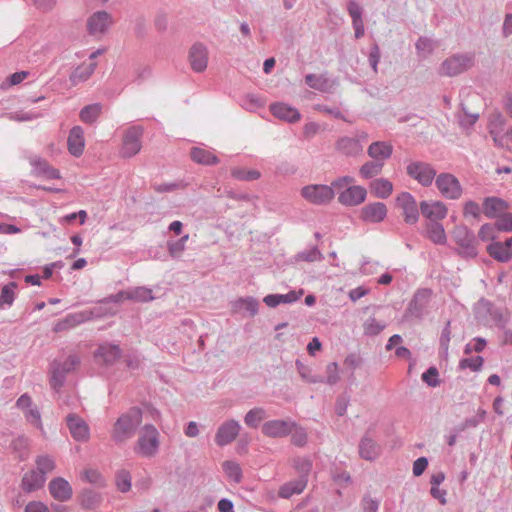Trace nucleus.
I'll list each match as a JSON object with an SVG mask.
<instances>
[{
	"label": "nucleus",
	"instance_id": "nucleus-1",
	"mask_svg": "<svg viewBox=\"0 0 512 512\" xmlns=\"http://www.w3.org/2000/svg\"><path fill=\"white\" fill-rule=\"evenodd\" d=\"M141 422V410L139 408H131L115 422L111 433L112 439L116 442L126 441L134 435Z\"/></svg>",
	"mask_w": 512,
	"mask_h": 512
},
{
	"label": "nucleus",
	"instance_id": "nucleus-2",
	"mask_svg": "<svg viewBox=\"0 0 512 512\" xmlns=\"http://www.w3.org/2000/svg\"><path fill=\"white\" fill-rule=\"evenodd\" d=\"M475 63L473 53H457L446 58L440 65L439 74L455 77L469 70Z\"/></svg>",
	"mask_w": 512,
	"mask_h": 512
},
{
	"label": "nucleus",
	"instance_id": "nucleus-3",
	"mask_svg": "<svg viewBox=\"0 0 512 512\" xmlns=\"http://www.w3.org/2000/svg\"><path fill=\"white\" fill-rule=\"evenodd\" d=\"M159 432L153 425H145L139 432L135 452L143 457L154 456L159 448Z\"/></svg>",
	"mask_w": 512,
	"mask_h": 512
},
{
	"label": "nucleus",
	"instance_id": "nucleus-4",
	"mask_svg": "<svg viewBox=\"0 0 512 512\" xmlns=\"http://www.w3.org/2000/svg\"><path fill=\"white\" fill-rule=\"evenodd\" d=\"M459 246L458 253L465 258H475L478 254L477 239L474 232L465 225L456 226L452 233Z\"/></svg>",
	"mask_w": 512,
	"mask_h": 512
},
{
	"label": "nucleus",
	"instance_id": "nucleus-5",
	"mask_svg": "<svg viewBox=\"0 0 512 512\" xmlns=\"http://www.w3.org/2000/svg\"><path fill=\"white\" fill-rule=\"evenodd\" d=\"M76 355H69L64 360H55L51 365L50 384L53 389H59L64 382L65 375L73 371L79 365Z\"/></svg>",
	"mask_w": 512,
	"mask_h": 512
},
{
	"label": "nucleus",
	"instance_id": "nucleus-6",
	"mask_svg": "<svg viewBox=\"0 0 512 512\" xmlns=\"http://www.w3.org/2000/svg\"><path fill=\"white\" fill-rule=\"evenodd\" d=\"M406 173L424 187H429L438 176L434 167L423 161L410 162L406 167Z\"/></svg>",
	"mask_w": 512,
	"mask_h": 512
},
{
	"label": "nucleus",
	"instance_id": "nucleus-7",
	"mask_svg": "<svg viewBox=\"0 0 512 512\" xmlns=\"http://www.w3.org/2000/svg\"><path fill=\"white\" fill-rule=\"evenodd\" d=\"M435 185L446 199L457 200L463 192L459 180L451 173H440L435 179Z\"/></svg>",
	"mask_w": 512,
	"mask_h": 512
},
{
	"label": "nucleus",
	"instance_id": "nucleus-8",
	"mask_svg": "<svg viewBox=\"0 0 512 512\" xmlns=\"http://www.w3.org/2000/svg\"><path fill=\"white\" fill-rule=\"evenodd\" d=\"M396 206L402 210L404 222L408 225H414L419 220V209L415 197L409 192H401L396 197Z\"/></svg>",
	"mask_w": 512,
	"mask_h": 512
},
{
	"label": "nucleus",
	"instance_id": "nucleus-9",
	"mask_svg": "<svg viewBox=\"0 0 512 512\" xmlns=\"http://www.w3.org/2000/svg\"><path fill=\"white\" fill-rule=\"evenodd\" d=\"M301 195L315 205L328 204L335 196V191L328 185H307L302 188Z\"/></svg>",
	"mask_w": 512,
	"mask_h": 512
},
{
	"label": "nucleus",
	"instance_id": "nucleus-10",
	"mask_svg": "<svg viewBox=\"0 0 512 512\" xmlns=\"http://www.w3.org/2000/svg\"><path fill=\"white\" fill-rule=\"evenodd\" d=\"M142 135L143 128L141 126H132L126 130L121 149L123 157H133L141 150Z\"/></svg>",
	"mask_w": 512,
	"mask_h": 512
},
{
	"label": "nucleus",
	"instance_id": "nucleus-11",
	"mask_svg": "<svg viewBox=\"0 0 512 512\" xmlns=\"http://www.w3.org/2000/svg\"><path fill=\"white\" fill-rule=\"evenodd\" d=\"M66 425L70 435L75 441L86 442L90 438V429L87 422L76 414H69L66 417Z\"/></svg>",
	"mask_w": 512,
	"mask_h": 512
},
{
	"label": "nucleus",
	"instance_id": "nucleus-12",
	"mask_svg": "<svg viewBox=\"0 0 512 512\" xmlns=\"http://www.w3.org/2000/svg\"><path fill=\"white\" fill-rule=\"evenodd\" d=\"M387 206L383 202H373L363 206L359 218L365 223H380L387 216Z\"/></svg>",
	"mask_w": 512,
	"mask_h": 512
},
{
	"label": "nucleus",
	"instance_id": "nucleus-13",
	"mask_svg": "<svg viewBox=\"0 0 512 512\" xmlns=\"http://www.w3.org/2000/svg\"><path fill=\"white\" fill-rule=\"evenodd\" d=\"M510 209V204L497 196H489L483 199L482 213L488 219H495V221L505 212Z\"/></svg>",
	"mask_w": 512,
	"mask_h": 512
},
{
	"label": "nucleus",
	"instance_id": "nucleus-14",
	"mask_svg": "<svg viewBox=\"0 0 512 512\" xmlns=\"http://www.w3.org/2000/svg\"><path fill=\"white\" fill-rule=\"evenodd\" d=\"M367 197V190L363 186L351 185L339 193L338 202L347 207L362 204Z\"/></svg>",
	"mask_w": 512,
	"mask_h": 512
},
{
	"label": "nucleus",
	"instance_id": "nucleus-15",
	"mask_svg": "<svg viewBox=\"0 0 512 512\" xmlns=\"http://www.w3.org/2000/svg\"><path fill=\"white\" fill-rule=\"evenodd\" d=\"M189 62L191 68L196 73H201L207 68L208 52L202 43H194L189 50Z\"/></svg>",
	"mask_w": 512,
	"mask_h": 512
},
{
	"label": "nucleus",
	"instance_id": "nucleus-16",
	"mask_svg": "<svg viewBox=\"0 0 512 512\" xmlns=\"http://www.w3.org/2000/svg\"><path fill=\"white\" fill-rule=\"evenodd\" d=\"M48 489L51 496L59 502L68 501L73 496L72 486L62 477L52 479L48 484Z\"/></svg>",
	"mask_w": 512,
	"mask_h": 512
},
{
	"label": "nucleus",
	"instance_id": "nucleus-17",
	"mask_svg": "<svg viewBox=\"0 0 512 512\" xmlns=\"http://www.w3.org/2000/svg\"><path fill=\"white\" fill-rule=\"evenodd\" d=\"M69 153L74 157H80L85 148L84 130L81 126H73L67 138Z\"/></svg>",
	"mask_w": 512,
	"mask_h": 512
},
{
	"label": "nucleus",
	"instance_id": "nucleus-18",
	"mask_svg": "<svg viewBox=\"0 0 512 512\" xmlns=\"http://www.w3.org/2000/svg\"><path fill=\"white\" fill-rule=\"evenodd\" d=\"M240 425L236 421H227L223 423L217 430L215 442L219 446H225L235 440L239 434Z\"/></svg>",
	"mask_w": 512,
	"mask_h": 512
},
{
	"label": "nucleus",
	"instance_id": "nucleus-19",
	"mask_svg": "<svg viewBox=\"0 0 512 512\" xmlns=\"http://www.w3.org/2000/svg\"><path fill=\"white\" fill-rule=\"evenodd\" d=\"M420 211L422 215L429 221H437L444 219L447 215V207L441 201L429 203L428 201L420 202Z\"/></svg>",
	"mask_w": 512,
	"mask_h": 512
},
{
	"label": "nucleus",
	"instance_id": "nucleus-20",
	"mask_svg": "<svg viewBox=\"0 0 512 512\" xmlns=\"http://www.w3.org/2000/svg\"><path fill=\"white\" fill-rule=\"evenodd\" d=\"M270 112L276 118L289 123H295L301 118V114L296 108L282 102L272 103Z\"/></svg>",
	"mask_w": 512,
	"mask_h": 512
},
{
	"label": "nucleus",
	"instance_id": "nucleus-21",
	"mask_svg": "<svg viewBox=\"0 0 512 512\" xmlns=\"http://www.w3.org/2000/svg\"><path fill=\"white\" fill-rule=\"evenodd\" d=\"M295 424L283 420H272L266 422L262 427V432L268 437H284L292 432Z\"/></svg>",
	"mask_w": 512,
	"mask_h": 512
},
{
	"label": "nucleus",
	"instance_id": "nucleus-22",
	"mask_svg": "<svg viewBox=\"0 0 512 512\" xmlns=\"http://www.w3.org/2000/svg\"><path fill=\"white\" fill-rule=\"evenodd\" d=\"M111 23V15L106 11L93 13L87 21L88 32L92 35L104 33Z\"/></svg>",
	"mask_w": 512,
	"mask_h": 512
},
{
	"label": "nucleus",
	"instance_id": "nucleus-23",
	"mask_svg": "<svg viewBox=\"0 0 512 512\" xmlns=\"http://www.w3.org/2000/svg\"><path fill=\"white\" fill-rule=\"evenodd\" d=\"M305 83L312 89L323 93H331L337 85L336 80L326 77L324 74H307L305 76Z\"/></svg>",
	"mask_w": 512,
	"mask_h": 512
},
{
	"label": "nucleus",
	"instance_id": "nucleus-24",
	"mask_svg": "<svg viewBox=\"0 0 512 512\" xmlns=\"http://www.w3.org/2000/svg\"><path fill=\"white\" fill-rule=\"evenodd\" d=\"M121 355V351L116 345H101L94 354L95 360L98 363L110 365L116 362Z\"/></svg>",
	"mask_w": 512,
	"mask_h": 512
},
{
	"label": "nucleus",
	"instance_id": "nucleus-25",
	"mask_svg": "<svg viewBox=\"0 0 512 512\" xmlns=\"http://www.w3.org/2000/svg\"><path fill=\"white\" fill-rule=\"evenodd\" d=\"M393 152V146L384 141L372 142L368 149L367 154L375 161L383 162L389 159Z\"/></svg>",
	"mask_w": 512,
	"mask_h": 512
},
{
	"label": "nucleus",
	"instance_id": "nucleus-26",
	"mask_svg": "<svg viewBox=\"0 0 512 512\" xmlns=\"http://www.w3.org/2000/svg\"><path fill=\"white\" fill-rule=\"evenodd\" d=\"M46 477L37 470H31L24 474L21 482L22 489L26 492H33L43 487Z\"/></svg>",
	"mask_w": 512,
	"mask_h": 512
},
{
	"label": "nucleus",
	"instance_id": "nucleus-27",
	"mask_svg": "<svg viewBox=\"0 0 512 512\" xmlns=\"http://www.w3.org/2000/svg\"><path fill=\"white\" fill-rule=\"evenodd\" d=\"M371 193L380 199H387L393 192V184L386 178H377L370 182Z\"/></svg>",
	"mask_w": 512,
	"mask_h": 512
},
{
	"label": "nucleus",
	"instance_id": "nucleus-28",
	"mask_svg": "<svg viewBox=\"0 0 512 512\" xmlns=\"http://www.w3.org/2000/svg\"><path fill=\"white\" fill-rule=\"evenodd\" d=\"M487 253L501 263L509 262L512 259V250H508L500 241H492L487 246Z\"/></svg>",
	"mask_w": 512,
	"mask_h": 512
},
{
	"label": "nucleus",
	"instance_id": "nucleus-29",
	"mask_svg": "<svg viewBox=\"0 0 512 512\" xmlns=\"http://www.w3.org/2000/svg\"><path fill=\"white\" fill-rule=\"evenodd\" d=\"M191 159L201 165H216L219 163V158L211 151L200 147H192L190 150Z\"/></svg>",
	"mask_w": 512,
	"mask_h": 512
},
{
	"label": "nucleus",
	"instance_id": "nucleus-30",
	"mask_svg": "<svg viewBox=\"0 0 512 512\" xmlns=\"http://www.w3.org/2000/svg\"><path fill=\"white\" fill-rule=\"evenodd\" d=\"M337 149L346 156H356L362 151V145L356 138L342 137L337 141Z\"/></svg>",
	"mask_w": 512,
	"mask_h": 512
},
{
	"label": "nucleus",
	"instance_id": "nucleus-31",
	"mask_svg": "<svg viewBox=\"0 0 512 512\" xmlns=\"http://www.w3.org/2000/svg\"><path fill=\"white\" fill-rule=\"evenodd\" d=\"M427 237L436 245H444L447 241L444 226L437 221L426 224Z\"/></svg>",
	"mask_w": 512,
	"mask_h": 512
},
{
	"label": "nucleus",
	"instance_id": "nucleus-32",
	"mask_svg": "<svg viewBox=\"0 0 512 512\" xmlns=\"http://www.w3.org/2000/svg\"><path fill=\"white\" fill-rule=\"evenodd\" d=\"M306 485L307 481L303 478L287 482L279 488L278 495L281 498L288 499L293 495L301 494L304 491Z\"/></svg>",
	"mask_w": 512,
	"mask_h": 512
},
{
	"label": "nucleus",
	"instance_id": "nucleus-33",
	"mask_svg": "<svg viewBox=\"0 0 512 512\" xmlns=\"http://www.w3.org/2000/svg\"><path fill=\"white\" fill-rule=\"evenodd\" d=\"M232 310L242 316H254L257 313V303L252 299H238L233 302Z\"/></svg>",
	"mask_w": 512,
	"mask_h": 512
},
{
	"label": "nucleus",
	"instance_id": "nucleus-34",
	"mask_svg": "<svg viewBox=\"0 0 512 512\" xmlns=\"http://www.w3.org/2000/svg\"><path fill=\"white\" fill-rule=\"evenodd\" d=\"M302 294V290L296 292L295 290L290 291L285 295L271 294L264 298V302L269 307H276L280 303H291L299 298Z\"/></svg>",
	"mask_w": 512,
	"mask_h": 512
},
{
	"label": "nucleus",
	"instance_id": "nucleus-35",
	"mask_svg": "<svg viewBox=\"0 0 512 512\" xmlns=\"http://www.w3.org/2000/svg\"><path fill=\"white\" fill-rule=\"evenodd\" d=\"M102 106L99 103H94L84 106L79 113V118L86 124H93L101 114Z\"/></svg>",
	"mask_w": 512,
	"mask_h": 512
},
{
	"label": "nucleus",
	"instance_id": "nucleus-36",
	"mask_svg": "<svg viewBox=\"0 0 512 512\" xmlns=\"http://www.w3.org/2000/svg\"><path fill=\"white\" fill-rule=\"evenodd\" d=\"M100 502V495L92 490H84L79 496V503L81 507L87 510L97 508Z\"/></svg>",
	"mask_w": 512,
	"mask_h": 512
},
{
	"label": "nucleus",
	"instance_id": "nucleus-37",
	"mask_svg": "<svg viewBox=\"0 0 512 512\" xmlns=\"http://www.w3.org/2000/svg\"><path fill=\"white\" fill-rule=\"evenodd\" d=\"M383 166V162L375 160L368 161L360 167L359 173L362 178L371 179L381 173Z\"/></svg>",
	"mask_w": 512,
	"mask_h": 512
},
{
	"label": "nucleus",
	"instance_id": "nucleus-38",
	"mask_svg": "<svg viewBox=\"0 0 512 512\" xmlns=\"http://www.w3.org/2000/svg\"><path fill=\"white\" fill-rule=\"evenodd\" d=\"M222 469L226 475V477L234 481L235 483H239L242 479V469L241 466L235 461H224L222 463Z\"/></svg>",
	"mask_w": 512,
	"mask_h": 512
},
{
	"label": "nucleus",
	"instance_id": "nucleus-39",
	"mask_svg": "<svg viewBox=\"0 0 512 512\" xmlns=\"http://www.w3.org/2000/svg\"><path fill=\"white\" fill-rule=\"evenodd\" d=\"M359 453L362 458L373 460L378 456L379 451L374 441L371 439H363L359 446Z\"/></svg>",
	"mask_w": 512,
	"mask_h": 512
},
{
	"label": "nucleus",
	"instance_id": "nucleus-40",
	"mask_svg": "<svg viewBox=\"0 0 512 512\" xmlns=\"http://www.w3.org/2000/svg\"><path fill=\"white\" fill-rule=\"evenodd\" d=\"M35 462L37 465V471L43 473L44 476L47 473L52 472L56 467L54 459L47 455L37 457Z\"/></svg>",
	"mask_w": 512,
	"mask_h": 512
},
{
	"label": "nucleus",
	"instance_id": "nucleus-41",
	"mask_svg": "<svg viewBox=\"0 0 512 512\" xmlns=\"http://www.w3.org/2000/svg\"><path fill=\"white\" fill-rule=\"evenodd\" d=\"M232 176L235 179L242 180V181H253L260 178L261 174L258 170H245L242 168H235L232 170Z\"/></svg>",
	"mask_w": 512,
	"mask_h": 512
},
{
	"label": "nucleus",
	"instance_id": "nucleus-42",
	"mask_svg": "<svg viewBox=\"0 0 512 512\" xmlns=\"http://www.w3.org/2000/svg\"><path fill=\"white\" fill-rule=\"evenodd\" d=\"M494 223L497 231L512 232V213L505 211Z\"/></svg>",
	"mask_w": 512,
	"mask_h": 512
},
{
	"label": "nucleus",
	"instance_id": "nucleus-43",
	"mask_svg": "<svg viewBox=\"0 0 512 512\" xmlns=\"http://www.w3.org/2000/svg\"><path fill=\"white\" fill-rule=\"evenodd\" d=\"M264 418L265 412L263 409H252L246 414L245 423L250 427H257Z\"/></svg>",
	"mask_w": 512,
	"mask_h": 512
},
{
	"label": "nucleus",
	"instance_id": "nucleus-44",
	"mask_svg": "<svg viewBox=\"0 0 512 512\" xmlns=\"http://www.w3.org/2000/svg\"><path fill=\"white\" fill-rule=\"evenodd\" d=\"M188 238V235H184L178 240L167 242V248L172 257L179 256L184 251L185 243L188 240Z\"/></svg>",
	"mask_w": 512,
	"mask_h": 512
},
{
	"label": "nucleus",
	"instance_id": "nucleus-45",
	"mask_svg": "<svg viewBox=\"0 0 512 512\" xmlns=\"http://www.w3.org/2000/svg\"><path fill=\"white\" fill-rule=\"evenodd\" d=\"M482 206L473 201L468 200L464 203L463 214L465 217L472 216L474 219L479 220L481 217Z\"/></svg>",
	"mask_w": 512,
	"mask_h": 512
},
{
	"label": "nucleus",
	"instance_id": "nucleus-46",
	"mask_svg": "<svg viewBox=\"0 0 512 512\" xmlns=\"http://www.w3.org/2000/svg\"><path fill=\"white\" fill-rule=\"evenodd\" d=\"M380 58H381L380 47L376 42H374L370 46V51L368 54V62L370 64L372 70L374 71V73L378 72V64L380 62Z\"/></svg>",
	"mask_w": 512,
	"mask_h": 512
},
{
	"label": "nucleus",
	"instance_id": "nucleus-47",
	"mask_svg": "<svg viewBox=\"0 0 512 512\" xmlns=\"http://www.w3.org/2000/svg\"><path fill=\"white\" fill-rule=\"evenodd\" d=\"M29 163L33 167L34 172L37 175H42L43 172L50 166L48 161L40 156L34 155L29 158Z\"/></svg>",
	"mask_w": 512,
	"mask_h": 512
},
{
	"label": "nucleus",
	"instance_id": "nucleus-48",
	"mask_svg": "<svg viewBox=\"0 0 512 512\" xmlns=\"http://www.w3.org/2000/svg\"><path fill=\"white\" fill-rule=\"evenodd\" d=\"M320 258L321 252L316 246L312 247L309 250L299 252L296 255V260L298 261L314 262L316 260H319Z\"/></svg>",
	"mask_w": 512,
	"mask_h": 512
},
{
	"label": "nucleus",
	"instance_id": "nucleus-49",
	"mask_svg": "<svg viewBox=\"0 0 512 512\" xmlns=\"http://www.w3.org/2000/svg\"><path fill=\"white\" fill-rule=\"evenodd\" d=\"M96 67V63H90L88 66L85 67H78L72 74V79H79L81 81L87 80L94 72Z\"/></svg>",
	"mask_w": 512,
	"mask_h": 512
},
{
	"label": "nucleus",
	"instance_id": "nucleus-50",
	"mask_svg": "<svg viewBox=\"0 0 512 512\" xmlns=\"http://www.w3.org/2000/svg\"><path fill=\"white\" fill-rule=\"evenodd\" d=\"M296 365H297V370L303 380H305L309 383L322 382V379L320 377L312 375V371L308 366L302 364L299 361L296 363Z\"/></svg>",
	"mask_w": 512,
	"mask_h": 512
},
{
	"label": "nucleus",
	"instance_id": "nucleus-51",
	"mask_svg": "<svg viewBox=\"0 0 512 512\" xmlns=\"http://www.w3.org/2000/svg\"><path fill=\"white\" fill-rule=\"evenodd\" d=\"M495 230H496L495 223H493V224L485 223L479 229L478 237L480 240H482L484 242L488 241V240L494 241L496 238L495 233H494Z\"/></svg>",
	"mask_w": 512,
	"mask_h": 512
},
{
	"label": "nucleus",
	"instance_id": "nucleus-52",
	"mask_svg": "<svg viewBox=\"0 0 512 512\" xmlns=\"http://www.w3.org/2000/svg\"><path fill=\"white\" fill-rule=\"evenodd\" d=\"M24 416L26 418V420L36 426L37 428L39 429H43L42 427V423H41V415L38 411L37 408H33L32 406L30 408H28L27 410H25L24 412Z\"/></svg>",
	"mask_w": 512,
	"mask_h": 512
},
{
	"label": "nucleus",
	"instance_id": "nucleus-53",
	"mask_svg": "<svg viewBox=\"0 0 512 512\" xmlns=\"http://www.w3.org/2000/svg\"><path fill=\"white\" fill-rule=\"evenodd\" d=\"M347 11L353 22H360L362 20V8L355 0H349L347 4Z\"/></svg>",
	"mask_w": 512,
	"mask_h": 512
},
{
	"label": "nucleus",
	"instance_id": "nucleus-54",
	"mask_svg": "<svg viewBox=\"0 0 512 512\" xmlns=\"http://www.w3.org/2000/svg\"><path fill=\"white\" fill-rule=\"evenodd\" d=\"M361 508L364 512H378L379 501L371 495H364L361 500Z\"/></svg>",
	"mask_w": 512,
	"mask_h": 512
},
{
	"label": "nucleus",
	"instance_id": "nucleus-55",
	"mask_svg": "<svg viewBox=\"0 0 512 512\" xmlns=\"http://www.w3.org/2000/svg\"><path fill=\"white\" fill-rule=\"evenodd\" d=\"M483 365V358L480 356L474 358L462 359L459 363L461 369L470 368L473 371L479 370Z\"/></svg>",
	"mask_w": 512,
	"mask_h": 512
},
{
	"label": "nucleus",
	"instance_id": "nucleus-56",
	"mask_svg": "<svg viewBox=\"0 0 512 512\" xmlns=\"http://www.w3.org/2000/svg\"><path fill=\"white\" fill-rule=\"evenodd\" d=\"M80 322H81V320L78 319L76 316L70 315V316L66 317L64 320L56 323L54 330L56 332H60V331L75 327Z\"/></svg>",
	"mask_w": 512,
	"mask_h": 512
},
{
	"label": "nucleus",
	"instance_id": "nucleus-57",
	"mask_svg": "<svg viewBox=\"0 0 512 512\" xmlns=\"http://www.w3.org/2000/svg\"><path fill=\"white\" fill-rule=\"evenodd\" d=\"M294 468L303 474H308L312 468V463L308 458L296 457L293 459Z\"/></svg>",
	"mask_w": 512,
	"mask_h": 512
},
{
	"label": "nucleus",
	"instance_id": "nucleus-58",
	"mask_svg": "<svg viewBox=\"0 0 512 512\" xmlns=\"http://www.w3.org/2000/svg\"><path fill=\"white\" fill-rule=\"evenodd\" d=\"M438 370L435 367H430L425 373L422 374V380L431 387L439 385Z\"/></svg>",
	"mask_w": 512,
	"mask_h": 512
},
{
	"label": "nucleus",
	"instance_id": "nucleus-59",
	"mask_svg": "<svg viewBox=\"0 0 512 512\" xmlns=\"http://www.w3.org/2000/svg\"><path fill=\"white\" fill-rule=\"evenodd\" d=\"M292 442L297 446H303L307 441V433L302 428H297L296 425L292 428Z\"/></svg>",
	"mask_w": 512,
	"mask_h": 512
},
{
	"label": "nucleus",
	"instance_id": "nucleus-60",
	"mask_svg": "<svg viewBox=\"0 0 512 512\" xmlns=\"http://www.w3.org/2000/svg\"><path fill=\"white\" fill-rule=\"evenodd\" d=\"M150 292L151 290H147V289H144V290H135V294H132V293H129L128 291L127 292H122L121 293V296L122 297H125V298H131V299H136L138 301H148L150 299H152V296H150Z\"/></svg>",
	"mask_w": 512,
	"mask_h": 512
},
{
	"label": "nucleus",
	"instance_id": "nucleus-61",
	"mask_svg": "<svg viewBox=\"0 0 512 512\" xmlns=\"http://www.w3.org/2000/svg\"><path fill=\"white\" fill-rule=\"evenodd\" d=\"M318 110L320 112L326 113V114L334 117L335 119H340V120H343V121H347V119L345 118L344 114L337 107H329V106H326V105H319L318 106Z\"/></svg>",
	"mask_w": 512,
	"mask_h": 512
},
{
	"label": "nucleus",
	"instance_id": "nucleus-62",
	"mask_svg": "<svg viewBox=\"0 0 512 512\" xmlns=\"http://www.w3.org/2000/svg\"><path fill=\"white\" fill-rule=\"evenodd\" d=\"M327 382L335 384L339 380L338 365L336 363H329L326 366Z\"/></svg>",
	"mask_w": 512,
	"mask_h": 512
},
{
	"label": "nucleus",
	"instance_id": "nucleus-63",
	"mask_svg": "<svg viewBox=\"0 0 512 512\" xmlns=\"http://www.w3.org/2000/svg\"><path fill=\"white\" fill-rule=\"evenodd\" d=\"M117 486L120 491L126 492L131 487L130 476L126 472H122L117 477Z\"/></svg>",
	"mask_w": 512,
	"mask_h": 512
},
{
	"label": "nucleus",
	"instance_id": "nucleus-64",
	"mask_svg": "<svg viewBox=\"0 0 512 512\" xmlns=\"http://www.w3.org/2000/svg\"><path fill=\"white\" fill-rule=\"evenodd\" d=\"M25 512H50V510L43 502L31 501L26 505Z\"/></svg>",
	"mask_w": 512,
	"mask_h": 512
}]
</instances>
